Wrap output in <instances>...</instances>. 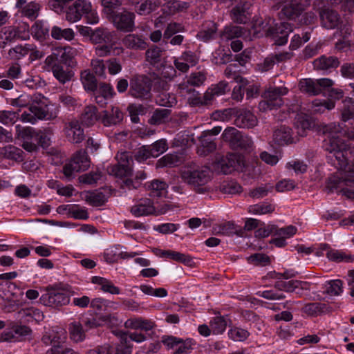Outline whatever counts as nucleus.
Returning <instances> with one entry per match:
<instances>
[{"mask_svg": "<svg viewBox=\"0 0 354 354\" xmlns=\"http://www.w3.org/2000/svg\"><path fill=\"white\" fill-rule=\"evenodd\" d=\"M324 147L328 153L327 159L329 163L338 170L346 172L352 170L348 162V145L344 141L338 137L331 136L325 140Z\"/></svg>", "mask_w": 354, "mask_h": 354, "instance_id": "obj_1", "label": "nucleus"}, {"mask_svg": "<svg viewBox=\"0 0 354 354\" xmlns=\"http://www.w3.org/2000/svg\"><path fill=\"white\" fill-rule=\"evenodd\" d=\"M180 177L196 192L204 193L207 191L205 185L212 180V172L207 166L188 165L181 169Z\"/></svg>", "mask_w": 354, "mask_h": 354, "instance_id": "obj_2", "label": "nucleus"}, {"mask_svg": "<svg viewBox=\"0 0 354 354\" xmlns=\"http://www.w3.org/2000/svg\"><path fill=\"white\" fill-rule=\"evenodd\" d=\"M17 136L23 140L22 147L28 152L38 150L39 146L47 147L50 145V133L47 131H35L32 127H15Z\"/></svg>", "mask_w": 354, "mask_h": 354, "instance_id": "obj_3", "label": "nucleus"}, {"mask_svg": "<svg viewBox=\"0 0 354 354\" xmlns=\"http://www.w3.org/2000/svg\"><path fill=\"white\" fill-rule=\"evenodd\" d=\"M212 165L217 173L228 174L234 170H241L244 161L243 157L237 153H230L226 156L217 154Z\"/></svg>", "mask_w": 354, "mask_h": 354, "instance_id": "obj_4", "label": "nucleus"}, {"mask_svg": "<svg viewBox=\"0 0 354 354\" xmlns=\"http://www.w3.org/2000/svg\"><path fill=\"white\" fill-rule=\"evenodd\" d=\"M288 89L285 86L269 87L263 95V100L259 103L261 111H267L280 107L283 104L282 96L286 95Z\"/></svg>", "mask_w": 354, "mask_h": 354, "instance_id": "obj_5", "label": "nucleus"}, {"mask_svg": "<svg viewBox=\"0 0 354 354\" xmlns=\"http://www.w3.org/2000/svg\"><path fill=\"white\" fill-rule=\"evenodd\" d=\"M253 37H259V32L256 30L255 27H253ZM220 39L222 42H228L230 40L242 38L243 41L248 42L252 41V36L251 35L250 30H248L245 28L234 26L229 25L226 26L224 29L219 34Z\"/></svg>", "mask_w": 354, "mask_h": 354, "instance_id": "obj_6", "label": "nucleus"}, {"mask_svg": "<svg viewBox=\"0 0 354 354\" xmlns=\"http://www.w3.org/2000/svg\"><path fill=\"white\" fill-rule=\"evenodd\" d=\"M164 50L158 46H151L146 51L147 61L153 66L160 68L163 67L162 75L166 78L171 79L174 77L176 71L172 66H164L165 57L163 56Z\"/></svg>", "mask_w": 354, "mask_h": 354, "instance_id": "obj_7", "label": "nucleus"}, {"mask_svg": "<svg viewBox=\"0 0 354 354\" xmlns=\"http://www.w3.org/2000/svg\"><path fill=\"white\" fill-rule=\"evenodd\" d=\"M118 164L107 168L108 173L118 178L128 176L132 173L133 158L127 151L118 153L116 156Z\"/></svg>", "mask_w": 354, "mask_h": 354, "instance_id": "obj_8", "label": "nucleus"}, {"mask_svg": "<svg viewBox=\"0 0 354 354\" xmlns=\"http://www.w3.org/2000/svg\"><path fill=\"white\" fill-rule=\"evenodd\" d=\"M222 119L225 117L235 115V124L241 128H253L257 124V117L249 110L238 109H227L223 111Z\"/></svg>", "mask_w": 354, "mask_h": 354, "instance_id": "obj_9", "label": "nucleus"}, {"mask_svg": "<svg viewBox=\"0 0 354 354\" xmlns=\"http://www.w3.org/2000/svg\"><path fill=\"white\" fill-rule=\"evenodd\" d=\"M334 84L329 78L311 79L306 78L300 80L299 87L301 92L310 95H317L324 90L328 89Z\"/></svg>", "mask_w": 354, "mask_h": 354, "instance_id": "obj_10", "label": "nucleus"}, {"mask_svg": "<svg viewBox=\"0 0 354 354\" xmlns=\"http://www.w3.org/2000/svg\"><path fill=\"white\" fill-rule=\"evenodd\" d=\"M39 299L44 306L53 308L66 305L70 301L69 297L63 289L53 287H48Z\"/></svg>", "mask_w": 354, "mask_h": 354, "instance_id": "obj_11", "label": "nucleus"}, {"mask_svg": "<svg viewBox=\"0 0 354 354\" xmlns=\"http://www.w3.org/2000/svg\"><path fill=\"white\" fill-rule=\"evenodd\" d=\"M45 69L49 71H51L54 77L61 84H65L71 81L74 76V73L71 70L64 68L51 57H46L45 60Z\"/></svg>", "mask_w": 354, "mask_h": 354, "instance_id": "obj_12", "label": "nucleus"}, {"mask_svg": "<svg viewBox=\"0 0 354 354\" xmlns=\"http://www.w3.org/2000/svg\"><path fill=\"white\" fill-rule=\"evenodd\" d=\"M29 111L33 113L37 120H52L56 116L48 112L46 99L41 94L32 95V102L29 107Z\"/></svg>", "mask_w": 354, "mask_h": 354, "instance_id": "obj_13", "label": "nucleus"}, {"mask_svg": "<svg viewBox=\"0 0 354 354\" xmlns=\"http://www.w3.org/2000/svg\"><path fill=\"white\" fill-rule=\"evenodd\" d=\"M292 31V26L288 22H281L275 27H270L266 31V36L272 38L274 44H286L288 42V34Z\"/></svg>", "mask_w": 354, "mask_h": 354, "instance_id": "obj_14", "label": "nucleus"}, {"mask_svg": "<svg viewBox=\"0 0 354 354\" xmlns=\"http://www.w3.org/2000/svg\"><path fill=\"white\" fill-rule=\"evenodd\" d=\"M51 57L55 59L57 62H62L69 67H73L75 65V56L77 54V50L71 46H55L52 49Z\"/></svg>", "mask_w": 354, "mask_h": 354, "instance_id": "obj_15", "label": "nucleus"}, {"mask_svg": "<svg viewBox=\"0 0 354 354\" xmlns=\"http://www.w3.org/2000/svg\"><path fill=\"white\" fill-rule=\"evenodd\" d=\"M90 9V2L86 0H77L71 6H68L64 10L66 21L74 23L79 21Z\"/></svg>", "mask_w": 354, "mask_h": 354, "instance_id": "obj_16", "label": "nucleus"}, {"mask_svg": "<svg viewBox=\"0 0 354 354\" xmlns=\"http://www.w3.org/2000/svg\"><path fill=\"white\" fill-rule=\"evenodd\" d=\"M66 339V331L59 327H53L45 331L41 342L46 345H52L51 348H56L57 352L60 351L61 344L65 342Z\"/></svg>", "mask_w": 354, "mask_h": 354, "instance_id": "obj_17", "label": "nucleus"}, {"mask_svg": "<svg viewBox=\"0 0 354 354\" xmlns=\"http://www.w3.org/2000/svg\"><path fill=\"white\" fill-rule=\"evenodd\" d=\"M166 210L156 211L152 201L150 198H140L131 207V213L136 217L148 216L151 214H162Z\"/></svg>", "mask_w": 354, "mask_h": 354, "instance_id": "obj_18", "label": "nucleus"}, {"mask_svg": "<svg viewBox=\"0 0 354 354\" xmlns=\"http://www.w3.org/2000/svg\"><path fill=\"white\" fill-rule=\"evenodd\" d=\"M306 7V6L302 3V0H291L278 13L279 17L281 19H296L302 14Z\"/></svg>", "mask_w": 354, "mask_h": 354, "instance_id": "obj_19", "label": "nucleus"}, {"mask_svg": "<svg viewBox=\"0 0 354 354\" xmlns=\"http://www.w3.org/2000/svg\"><path fill=\"white\" fill-rule=\"evenodd\" d=\"M129 93L133 97L148 100L151 96L150 84L144 80H133L130 82Z\"/></svg>", "mask_w": 354, "mask_h": 354, "instance_id": "obj_20", "label": "nucleus"}, {"mask_svg": "<svg viewBox=\"0 0 354 354\" xmlns=\"http://www.w3.org/2000/svg\"><path fill=\"white\" fill-rule=\"evenodd\" d=\"M134 14L127 11L115 14L113 22L115 26L123 31H131L134 27Z\"/></svg>", "mask_w": 354, "mask_h": 354, "instance_id": "obj_21", "label": "nucleus"}, {"mask_svg": "<svg viewBox=\"0 0 354 354\" xmlns=\"http://www.w3.org/2000/svg\"><path fill=\"white\" fill-rule=\"evenodd\" d=\"M66 134L68 140L73 143H80L84 139V131L79 122L71 120L66 124Z\"/></svg>", "mask_w": 354, "mask_h": 354, "instance_id": "obj_22", "label": "nucleus"}, {"mask_svg": "<svg viewBox=\"0 0 354 354\" xmlns=\"http://www.w3.org/2000/svg\"><path fill=\"white\" fill-rule=\"evenodd\" d=\"M117 39L116 34L106 28H97L91 35V41L96 44L102 43L114 44L117 42Z\"/></svg>", "mask_w": 354, "mask_h": 354, "instance_id": "obj_23", "label": "nucleus"}, {"mask_svg": "<svg viewBox=\"0 0 354 354\" xmlns=\"http://www.w3.org/2000/svg\"><path fill=\"white\" fill-rule=\"evenodd\" d=\"M274 287L281 291L292 292L297 288L308 290L310 289V283L307 281L298 280H290L288 281L279 280L275 283Z\"/></svg>", "mask_w": 354, "mask_h": 354, "instance_id": "obj_24", "label": "nucleus"}, {"mask_svg": "<svg viewBox=\"0 0 354 354\" xmlns=\"http://www.w3.org/2000/svg\"><path fill=\"white\" fill-rule=\"evenodd\" d=\"M320 19L323 26L328 29L335 28L341 21L339 14L331 9H324L319 12Z\"/></svg>", "mask_w": 354, "mask_h": 354, "instance_id": "obj_25", "label": "nucleus"}, {"mask_svg": "<svg viewBox=\"0 0 354 354\" xmlns=\"http://www.w3.org/2000/svg\"><path fill=\"white\" fill-rule=\"evenodd\" d=\"M16 7L19 10L23 15L32 19L37 18L40 10L39 3L35 1L27 3L26 0H17Z\"/></svg>", "mask_w": 354, "mask_h": 354, "instance_id": "obj_26", "label": "nucleus"}, {"mask_svg": "<svg viewBox=\"0 0 354 354\" xmlns=\"http://www.w3.org/2000/svg\"><path fill=\"white\" fill-rule=\"evenodd\" d=\"M200 145L198 147L197 153L201 156H206L216 149V144L208 133H202L198 138Z\"/></svg>", "mask_w": 354, "mask_h": 354, "instance_id": "obj_27", "label": "nucleus"}, {"mask_svg": "<svg viewBox=\"0 0 354 354\" xmlns=\"http://www.w3.org/2000/svg\"><path fill=\"white\" fill-rule=\"evenodd\" d=\"M123 119V113L118 107H112L111 111L107 110L102 111V123L105 127L117 125Z\"/></svg>", "mask_w": 354, "mask_h": 354, "instance_id": "obj_28", "label": "nucleus"}, {"mask_svg": "<svg viewBox=\"0 0 354 354\" xmlns=\"http://www.w3.org/2000/svg\"><path fill=\"white\" fill-rule=\"evenodd\" d=\"M273 139L276 143L281 145L295 142L291 129L286 126H280L275 129L273 133Z\"/></svg>", "mask_w": 354, "mask_h": 354, "instance_id": "obj_29", "label": "nucleus"}, {"mask_svg": "<svg viewBox=\"0 0 354 354\" xmlns=\"http://www.w3.org/2000/svg\"><path fill=\"white\" fill-rule=\"evenodd\" d=\"M249 5L247 3L236 6L230 12L232 20L236 24H245L250 19Z\"/></svg>", "mask_w": 354, "mask_h": 354, "instance_id": "obj_30", "label": "nucleus"}, {"mask_svg": "<svg viewBox=\"0 0 354 354\" xmlns=\"http://www.w3.org/2000/svg\"><path fill=\"white\" fill-rule=\"evenodd\" d=\"M124 326L130 329H141L149 331L155 326L154 322L151 320L144 319L142 317H131L124 322Z\"/></svg>", "mask_w": 354, "mask_h": 354, "instance_id": "obj_31", "label": "nucleus"}, {"mask_svg": "<svg viewBox=\"0 0 354 354\" xmlns=\"http://www.w3.org/2000/svg\"><path fill=\"white\" fill-rule=\"evenodd\" d=\"M147 190L149 192V194L153 197H160L165 196L167 193V185L163 180L154 179L145 184Z\"/></svg>", "mask_w": 354, "mask_h": 354, "instance_id": "obj_32", "label": "nucleus"}, {"mask_svg": "<svg viewBox=\"0 0 354 354\" xmlns=\"http://www.w3.org/2000/svg\"><path fill=\"white\" fill-rule=\"evenodd\" d=\"M321 249L322 251H326V255L330 261L339 263L342 261L348 262L353 260L351 256L340 250L331 249L327 244L322 245Z\"/></svg>", "mask_w": 354, "mask_h": 354, "instance_id": "obj_33", "label": "nucleus"}, {"mask_svg": "<svg viewBox=\"0 0 354 354\" xmlns=\"http://www.w3.org/2000/svg\"><path fill=\"white\" fill-rule=\"evenodd\" d=\"M99 118L100 115L98 114L97 109L93 105L86 106L80 118L82 123L87 127L93 126Z\"/></svg>", "mask_w": 354, "mask_h": 354, "instance_id": "obj_34", "label": "nucleus"}, {"mask_svg": "<svg viewBox=\"0 0 354 354\" xmlns=\"http://www.w3.org/2000/svg\"><path fill=\"white\" fill-rule=\"evenodd\" d=\"M212 55L216 64H224L232 59V54L229 46H219Z\"/></svg>", "mask_w": 354, "mask_h": 354, "instance_id": "obj_35", "label": "nucleus"}, {"mask_svg": "<svg viewBox=\"0 0 354 354\" xmlns=\"http://www.w3.org/2000/svg\"><path fill=\"white\" fill-rule=\"evenodd\" d=\"M91 282L100 286L101 290L104 292H109L112 295H119L120 293V288L115 286L110 280L106 278L94 276L91 278Z\"/></svg>", "mask_w": 354, "mask_h": 354, "instance_id": "obj_36", "label": "nucleus"}, {"mask_svg": "<svg viewBox=\"0 0 354 354\" xmlns=\"http://www.w3.org/2000/svg\"><path fill=\"white\" fill-rule=\"evenodd\" d=\"M216 30V24L207 21L203 24L202 30L198 32L196 37L201 41L207 42L214 37Z\"/></svg>", "mask_w": 354, "mask_h": 354, "instance_id": "obj_37", "label": "nucleus"}, {"mask_svg": "<svg viewBox=\"0 0 354 354\" xmlns=\"http://www.w3.org/2000/svg\"><path fill=\"white\" fill-rule=\"evenodd\" d=\"M339 62L337 57L322 56L313 62L314 67L317 70H328L332 68H337Z\"/></svg>", "mask_w": 354, "mask_h": 354, "instance_id": "obj_38", "label": "nucleus"}, {"mask_svg": "<svg viewBox=\"0 0 354 354\" xmlns=\"http://www.w3.org/2000/svg\"><path fill=\"white\" fill-rule=\"evenodd\" d=\"M69 334L71 339L75 342H81L86 337L85 330L80 322L74 321L69 324Z\"/></svg>", "mask_w": 354, "mask_h": 354, "instance_id": "obj_39", "label": "nucleus"}, {"mask_svg": "<svg viewBox=\"0 0 354 354\" xmlns=\"http://www.w3.org/2000/svg\"><path fill=\"white\" fill-rule=\"evenodd\" d=\"M161 3L159 0H145L137 3L136 11L140 15L150 14Z\"/></svg>", "mask_w": 354, "mask_h": 354, "instance_id": "obj_40", "label": "nucleus"}, {"mask_svg": "<svg viewBox=\"0 0 354 354\" xmlns=\"http://www.w3.org/2000/svg\"><path fill=\"white\" fill-rule=\"evenodd\" d=\"M22 153L21 149L13 145H10L0 148V156L15 161L22 160Z\"/></svg>", "mask_w": 354, "mask_h": 354, "instance_id": "obj_41", "label": "nucleus"}, {"mask_svg": "<svg viewBox=\"0 0 354 354\" xmlns=\"http://www.w3.org/2000/svg\"><path fill=\"white\" fill-rule=\"evenodd\" d=\"M328 129L332 133H340L348 140H354V126L348 127L343 124L333 123L328 126Z\"/></svg>", "mask_w": 354, "mask_h": 354, "instance_id": "obj_42", "label": "nucleus"}, {"mask_svg": "<svg viewBox=\"0 0 354 354\" xmlns=\"http://www.w3.org/2000/svg\"><path fill=\"white\" fill-rule=\"evenodd\" d=\"M81 81L86 91H95L97 90V80L89 70H84L81 73Z\"/></svg>", "mask_w": 354, "mask_h": 354, "instance_id": "obj_43", "label": "nucleus"}, {"mask_svg": "<svg viewBox=\"0 0 354 354\" xmlns=\"http://www.w3.org/2000/svg\"><path fill=\"white\" fill-rule=\"evenodd\" d=\"M51 37L56 40L64 39L71 41L75 37V32L71 28L62 29L58 26H53L51 30Z\"/></svg>", "mask_w": 354, "mask_h": 354, "instance_id": "obj_44", "label": "nucleus"}, {"mask_svg": "<svg viewBox=\"0 0 354 354\" xmlns=\"http://www.w3.org/2000/svg\"><path fill=\"white\" fill-rule=\"evenodd\" d=\"M227 91H229L227 83L220 82L207 89L205 93V100H212L215 96L225 94Z\"/></svg>", "mask_w": 354, "mask_h": 354, "instance_id": "obj_45", "label": "nucleus"}, {"mask_svg": "<svg viewBox=\"0 0 354 354\" xmlns=\"http://www.w3.org/2000/svg\"><path fill=\"white\" fill-rule=\"evenodd\" d=\"M32 34L38 41H43L49 36V29L44 22L36 21L31 28Z\"/></svg>", "mask_w": 354, "mask_h": 354, "instance_id": "obj_46", "label": "nucleus"}, {"mask_svg": "<svg viewBox=\"0 0 354 354\" xmlns=\"http://www.w3.org/2000/svg\"><path fill=\"white\" fill-rule=\"evenodd\" d=\"M85 201L93 206H101L107 201V196L102 192L95 190L87 192L85 195Z\"/></svg>", "mask_w": 354, "mask_h": 354, "instance_id": "obj_47", "label": "nucleus"}, {"mask_svg": "<svg viewBox=\"0 0 354 354\" xmlns=\"http://www.w3.org/2000/svg\"><path fill=\"white\" fill-rule=\"evenodd\" d=\"M160 257H166L185 265H190L192 262V259L190 256L172 250L161 251Z\"/></svg>", "mask_w": 354, "mask_h": 354, "instance_id": "obj_48", "label": "nucleus"}, {"mask_svg": "<svg viewBox=\"0 0 354 354\" xmlns=\"http://www.w3.org/2000/svg\"><path fill=\"white\" fill-rule=\"evenodd\" d=\"M71 161L80 167V171H84L90 166L89 159L86 152L84 150H80L76 152Z\"/></svg>", "mask_w": 354, "mask_h": 354, "instance_id": "obj_49", "label": "nucleus"}, {"mask_svg": "<svg viewBox=\"0 0 354 354\" xmlns=\"http://www.w3.org/2000/svg\"><path fill=\"white\" fill-rule=\"evenodd\" d=\"M209 325L213 334H222L226 329L227 320L224 317H215L211 320Z\"/></svg>", "mask_w": 354, "mask_h": 354, "instance_id": "obj_50", "label": "nucleus"}, {"mask_svg": "<svg viewBox=\"0 0 354 354\" xmlns=\"http://www.w3.org/2000/svg\"><path fill=\"white\" fill-rule=\"evenodd\" d=\"M220 191L223 194H236L242 192L241 186L234 180L223 182L219 186Z\"/></svg>", "mask_w": 354, "mask_h": 354, "instance_id": "obj_51", "label": "nucleus"}, {"mask_svg": "<svg viewBox=\"0 0 354 354\" xmlns=\"http://www.w3.org/2000/svg\"><path fill=\"white\" fill-rule=\"evenodd\" d=\"M354 116V101L351 97H347L343 101L342 108V120L346 122Z\"/></svg>", "mask_w": 354, "mask_h": 354, "instance_id": "obj_52", "label": "nucleus"}, {"mask_svg": "<svg viewBox=\"0 0 354 354\" xmlns=\"http://www.w3.org/2000/svg\"><path fill=\"white\" fill-rule=\"evenodd\" d=\"M240 134L241 132L234 127H227L224 130L222 138L233 148L234 145L237 143V139L240 138Z\"/></svg>", "mask_w": 354, "mask_h": 354, "instance_id": "obj_53", "label": "nucleus"}, {"mask_svg": "<svg viewBox=\"0 0 354 354\" xmlns=\"http://www.w3.org/2000/svg\"><path fill=\"white\" fill-rule=\"evenodd\" d=\"M312 123L304 115H299L296 118L295 127L299 136H306V131L311 128Z\"/></svg>", "mask_w": 354, "mask_h": 354, "instance_id": "obj_54", "label": "nucleus"}, {"mask_svg": "<svg viewBox=\"0 0 354 354\" xmlns=\"http://www.w3.org/2000/svg\"><path fill=\"white\" fill-rule=\"evenodd\" d=\"M180 160L177 155L175 154H167L160 158L156 162V167L159 168L165 167H174L180 163Z\"/></svg>", "mask_w": 354, "mask_h": 354, "instance_id": "obj_55", "label": "nucleus"}, {"mask_svg": "<svg viewBox=\"0 0 354 354\" xmlns=\"http://www.w3.org/2000/svg\"><path fill=\"white\" fill-rule=\"evenodd\" d=\"M120 337V344L116 347L117 354H131V346L129 344L127 335L122 331L115 333Z\"/></svg>", "mask_w": 354, "mask_h": 354, "instance_id": "obj_56", "label": "nucleus"}, {"mask_svg": "<svg viewBox=\"0 0 354 354\" xmlns=\"http://www.w3.org/2000/svg\"><path fill=\"white\" fill-rule=\"evenodd\" d=\"M169 114L170 111L169 109H157L153 112L149 122L151 124L159 125L167 121Z\"/></svg>", "mask_w": 354, "mask_h": 354, "instance_id": "obj_57", "label": "nucleus"}, {"mask_svg": "<svg viewBox=\"0 0 354 354\" xmlns=\"http://www.w3.org/2000/svg\"><path fill=\"white\" fill-rule=\"evenodd\" d=\"M156 102L162 106H172L176 104L175 96L166 92L160 93L156 97Z\"/></svg>", "mask_w": 354, "mask_h": 354, "instance_id": "obj_58", "label": "nucleus"}, {"mask_svg": "<svg viewBox=\"0 0 354 354\" xmlns=\"http://www.w3.org/2000/svg\"><path fill=\"white\" fill-rule=\"evenodd\" d=\"M274 210V207L267 203L256 204L249 207V212L253 214H266L272 213Z\"/></svg>", "mask_w": 354, "mask_h": 354, "instance_id": "obj_59", "label": "nucleus"}, {"mask_svg": "<svg viewBox=\"0 0 354 354\" xmlns=\"http://www.w3.org/2000/svg\"><path fill=\"white\" fill-rule=\"evenodd\" d=\"M153 158H157L167 149V144L165 140L161 139L155 142L153 145H148Z\"/></svg>", "mask_w": 354, "mask_h": 354, "instance_id": "obj_60", "label": "nucleus"}, {"mask_svg": "<svg viewBox=\"0 0 354 354\" xmlns=\"http://www.w3.org/2000/svg\"><path fill=\"white\" fill-rule=\"evenodd\" d=\"M335 107V103L332 101L314 100L312 102V111L313 113H324L325 110H331Z\"/></svg>", "mask_w": 354, "mask_h": 354, "instance_id": "obj_61", "label": "nucleus"}, {"mask_svg": "<svg viewBox=\"0 0 354 354\" xmlns=\"http://www.w3.org/2000/svg\"><path fill=\"white\" fill-rule=\"evenodd\" d=\"M214 232L216 234H221L223 235H232L238 234V230L236 229V225L233 223H226L214 227Z\"/></svg>", "mask_w": 354, "mask_h": 354, "instance_id": "obj_62", "label": "nucleus"}, {"mask_svg": "<svg viewBox=\"0 0 354 354\" xmlns=\"http://www.w3.org/2000/svg\"><path fill=\"white\" fill-rule=\"evenodd\" d=\"M253 146L252 140L248 136L240 134V138L237 139V143L234 145L232 149L250 151Z\"/></svg>", "mask_w": 354, "mask_h": 354, "instance_id": "obj_63", "label": "nucleus"}, {"mask_svg": "<svg viewBox=\"0 0 354 354\" xmlns=\"http://www.w3.org/2000/svg\"><path fill=\"white\" fill-rule=\"evenodd\" d=\"M32 102V95L22 94L17 98L10 100V104L13 106L24 108L30 106Z\"/></svg>", "mask_w": 354, "mask_h": 354, "instance_id": "obj_64", "label": "nucleus"}]
</instances>
